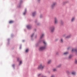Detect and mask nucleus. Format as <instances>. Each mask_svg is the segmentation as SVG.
I'll return each instance as SVG.
<instances>
[{
	"label": "nucleus",
	"mask_w": 77,
	"mask_h": 77,
	"mask_svg": "<svg viewBox=\"0 0 77 77\" xmlns=\"http://www.w3.org/2000/svg\"><path fill=\"white\" fill-rule=\"evenodd\" d=\"M35 15H36V12H34L32 13V16H33V17H34Z\"/></svg>",
	"instance_id": "1a4fd4ad"
},
{
	"label": "nucleus",
	"mask_w": 77,
	"mask_h": 77,
	"mask_svg": "<svg viewBox=\"0 0 77 77\" xmlns=\"http://www.w3.org/2000/svg\"><path fill=\"white\" fill-rule=\"evenodd\" d=\"M32 28V26L30 25H28L27 26V28L28 29H31Z\"/></svg>",
	"instance_id": "39448f33"
},
{
	"label": "nucleus",
	"mask_w": 77,
	"mask_h": 77,
	"mask_svg": "<svg viewBox=\"0 0 77 77\" xmlns=\"http://www.w3.org/2000/svg\"><path fill=\"white\" fill-rule=\"evenodd\" d=\"M56 5V3L54 2V3H53V4L52 5L51 7L52 8H53V7H54V6Z\"/></svg>",
	"instance_id": "20e7f679"
},
{
	"label": "nucleus",
	"mask_w": 77,
	"mask_h": 77,
	"mask_svg": "<svg viewBox=\"0 0 77 77\" xmlns=\"http://www.w3.org/2000/svg\"><path fill=\"white\" fill-rule=\"evenodd\" d=\"M51 77H54V75H52Z\"/></svg>",
	"instance_id": "cd10ccee"
},
{
	"label": "nucleus",
	"mask_w": 77,
	"mask_h": 77,
	"mask_svg": "<svg viewBox=\"0 0 77 77\" xmlns=\"http://www.w3.org/2000/svg\"><path fill=\"white\" fill-rule=\"evenodd\" d=\"M49 30L51 31L52 32H53L54 30V27H51L49 28Z\"/></svg>",
	"instance_id": "f257e3e1"
},
{
	"label": "nucleus",
	"mask_w": 77,
	"mask_h": 77,
	"mask_svg": "<svg viewBox=\"0 0 77 77\" xmlns=\"http://www.w3.org/2000/svg\"><path fill=\"white\" fill-rule=\"evenodd\" d=\"M14 66H15V65L13 64V65H12V66H13V67H14Z\"/></svg>",
	"instance_id": "393cba45"
},
{
	"label": "nucleus",
	"mask_w": 77,
	"mask_h": 77,
	"mask_svg": "<svg viewBox=\"0 0 77 77\" xmlns=\"http://www.w3.org/2000/svg\"><path fill=\"white\" fill-rule=\"evenodd\" d=\"M68 54V52H66L64 53V55H66V54Z\"/></svg>",
	"instance_id": "9b49d317"
},
{
	"label": "nucleus",
	"mask_w": 77,
	"mask_h": 77,
	"mask_svg": "<svg viewBox=\"0 0 77 77\" xmlns=\"http://www.w3.org/2000/svg\"><path fill=\"white\" fill-rule=\"evenodd\" d=\"M61 41L62 42H63V40H62V39H61Z\"/></svg>",
	"instance_id": "a878e982"
},
{
	"label": "nucleus",
	"mask_w": 77,
	"mask_h": 77,
	"mask_svg": "<svg viewBox=\"0 0 77 77\" xmlns=\"http://www.w3.org/2000/svg\"><path fill=\"white\" fill-rule=\"evenodd\" d=\"M72 74L73 75H75L76 73H75V72H72Z\"/></svg>",
	"instance_id": "9d476101"
},
{
	"label": "nucleus",
	"mask_w": 77,
	"mask_h": 77,
	"mask_svg": "<svg viewBox=\"0 0 77 77\" xmlns=\"http://www.w3.org/2000/svg\"><path fill=\"white\" fill-rule=\"evenodd\" d=\"M35 31H36V29H35Z\"/></svg>",
	"instance_id": "7c9ffc66"
},
{
	"label": "nucleus",
	"mask_w": 77,
	"mask_h": 77,
	"mask_svg": "<svg viewBox=\"0 0 77 77\" xmlns=\"http://www.w3.org/2000/svg\"><path fill=\"white\" fill-rule=\"evenodd\" d=\"M44 50V48H39V51H43V50Z\"/></svg>",
	"instance_id": "0eeeda50"
},
{
	"label": "nucleus",
	"mask_w": 77,
	"mask_h": 77,
	"mask_svg": "<svg viewBox=\"0 0 77 77\" xmlns=\"http://www.w3.org/2000/svg\"><path fill=\"white\" fill-rule=\"evenodd\" d=\"M44 68V66L41 64L38 66V69H43Z\"/></svg>",
	"instance_id": "f03ea898"
},
{
	"label": "nucleus",
	"mask_w": 77,
	"mask_h": 77,
	"mask_svg": "<svg viewBox=\"0 0 77 77\" xmlns=\"http://www.w3.org/2000/svg\"><path fill=\"white\" fill-rule=\"evenodd\" d=\"M53 71H57V70L56 69H53Z\"/></svg>",
	"instance_id": "4468645a"
},
{
	"label": "nucleus",
	"mask_w": 77,
	"mask_h": 77,
	"mask_svg": "<svg viewBox=\"0 0 77 77\" xmlns=\"http://www.w3.org/2000/svg\"><path fill=\"white\" fill-rule=\"evenodd\" d=\"M38 1H39V0H38Z\"/></svg>",
	"instance_id": "2f4dec72"
},
{
	"label": "nucleus",
	"mask_w": 77,
	"mask_h": 77,
	"mask_svg": "<svg viewBox=\"0 0 77 77\" xmlns=\"http://www.w3.org/2000/svg\"><path fill=\"white\" fill-rule=\"evenodd\" d=\"M72 52H75L77 53V50H76V49H73L72 50Z\"/></svg>",
	"instance_id": "423d86ee"
},
{
	"label": "nucleus",
	"mask_w": 77,
	"mask_h": 77,
	"mask_svg": "<svg viewBox=\"0 0 77 77\" xmlns=\"http://www.w3.org/2000/svg\"><path fill=\"white\" fill-rule=\"evenodd\" d=\"M21 63H22V61H20V63L19 64V65H21Z\"/></svg>",
	"instance_id": "aec40b11"
},
{
	"label": "nucleus",
	"mask_w": 77,
	"mask_h": 77,
	"mask_svg": "<svg viewBox=\"0 0 77 77\" xmlns=\"http://www.w3.org/2000/svg\"><path fill=\"white\" fill-rule=\"evenodd\" d=\"M38 76H40V75H41V74H39L38 75Z\"/></svg>",
	"instance_id": "bb28decb"
},
{
	"label": "nucleus",
	"mask_w": 77,
	"mask_h": 77,
	"mask_svg": "<svg viewBox=\"0 0 77 77\" xmlns=\"http://www.w3.org/2000/svg\"><path fill=\"white\" fill-rule=\"evenodd\" d=\"M70 35H69V36H67L66 38H70Z\"/></svg>",
	"instance_id": "2eb2a0df"
},
{
	"label": "nucleus",
	"mask_w": 77,
	"mask_h": 77,
	"mask_svg": "<svg viewBox=\"0 0 77 77\" xmlns=\"http://www.w3.org/2000/svg\"><path fill=\"white\" fill-rule=\"evenodd\" d=\"M74 20V18H73L72 19V21H73Z\"/></svg>",
	"instance_id": "dca6fc26"
},
{
	"label": "nucleus",
	"mask_w": 77,
	"mask_h": 77,
	"mask_svg": "<svg viewBox=\"0 0 77 77\" xmlns=\"http://www.w3.org/2000/svg\"><path fill=\"white\" fill-rule=\"evenodd\" d=\"M43 43L44 44H46V42H45V41L43 42Z\"/></svg>",
	"instance_id": "4be33fe9"
},
{
	"label": "nucleus",
	"mask_w": 77,
	"mask_h": 77,
	"mask_svg": "<svg viewBox=\"0 0 77 77\" xmlns=\"http://www.w3.org/2000/svg\"><path fill=\"white\" fill-rule=\"evenodd\" d=\"M26 13V10H25V12L23 13V15H25Z\"/></svg>",
	"instance_id": "6ab92c4d"
},
{
	"label": "nucleus",
	"mask_w": 77,
	"mask_h": 77,
	"mask_svg": "<svg viewBox=\"0 0 77 77\" xmlns=\"http://www.w3.org/2000/svg\"><path fill=\"white\" fill-rule=\"evenodd\" d=\"M61 66V65H60L58 66V67L59 68V67H60Z\"/></svg>",
	"instance_id": "5701e85b"
},
{
	"label": "nucleus",
	"mask_w": 77,
	"mask_h": 77,
	"mask_svg": "<svg viewBox=\"0 0 77 77\" xmlns=\"http://www.w3.org/2000/svg\"><path fill=\"white\" fill-rule=\"evenodd\" d=\"M17 60H18H18H19V58H17Z\"/></svg>",
	"instance_id": "c85d7f7f"
},
{
	"label": "nucleus",
	"mask_w": 77,
	"mask_h": 77,
	"mask_svg": "<svg viewBox=\"0 0 77 77\" xmlns=\"http://www.w3.org/2000/svg\"><path fill=\"white\" fill-rule=\"evenodd\" d=\"M54 22L55 24H57V23H58V21L57 20V18L56 17H55L54 18Z\"/></svg>",
	"instance_id": "7ed1b4c3"
},
{
	"label": "nucleus",
	"mask_w": 77,
	"mask_h": 77,
	"mask_svg": "<svg viewBox=\"0 0 77 77\" xmlns=\"http://www.w3.org/2000/svg\"><path fill=\"white\" fill-rule=\"evenodd\" d=\"M34 35V34H33L32 35L31 37H32L33 36V35Z\"/></svg>",
	"instance_id": "b1692460"
},
{
	"label": "nucleus",
	"mask_w": 77,
	"mask_h": 77,
	"mask_svg": "<svg viewBox=\"0 0 77 77\" xmlns=\"http://www.w3.org/2000/svg\"><path fill=\"white\" fill-rule=\"evenodd\" d=\"M71 57H72V55H70L69 57V59L71 58Z\"/></svg>",
	"instance_id": "f3484780"
},
{
	"label": "nucleus",
	"mask_w": 77,
	"mask_h": 77,
	"mask_svg": "<svg viewBox=\"0 0 77 77\" xmlns=\"http://www.w3.org/2000/svg\"><path fill=\"white\" fill-rule=\"evenodd\" d=\"M75 63H77V60H75Z\"/></svg>",
	"instance_id": "412c9836"
},
{
	"label": "nucleus",
	"mask_w": 77,
	"mask_h": 77,
	"mask_svg": "<svg viewBox=\"0 0 77 77\" xmlns=\"http://www.w3.org/2000/svg\"><path fill=\"white\" fill-rule=\"evenodd\" d=\"M42 77H45V76H42Z\"/></svg>",
	"instance_id": "c756f323"
},
{
	"label": "nucleus",
	"mask_w": 77,
	"mask_h": 77,
	"mask_svg": "<svg viewBox=\"0 0 77 77\" xmlns=\"http://www.w3.org/2000/svg\"><path fill=\"white\" fill-rule=\"evenodd\" d=\"M14 23V21H11L9 22V23Z\"/></svg>",
	"instance_id": "ddd939ff"
},
{
	"label": "nucleus",
	"mask_w": 77,
	"mask_h": 77,
	"mask_svg": "<svg viewBox=\"0 0 77 77\" xmlns=\"http://www.w3.org/2000/svg\"><path fill=\"white\" fill-rule=\"evenodd\" d=\"M28 51H29V50L27 49L26 50V53L28 52Z\"/></svg>",
	"instance_id": "a211bd4d"
},
{
	"label": "nucleus",
	"mask_w": 77,
	"mask_h": 77,
	"mask_svg": "<svg viewBox=\"0 0 77 77\" xmlns=\"http://www.w3.org/2000/svg\"><path fill=\"white\" fill-rule=\"evenodd\" d=\"M44 34H42V35H41V37H40L41 38V39H42V38H43V37H44Z\"/></svg>",
	"instance_id": "6e6552de"
},
{
	"label": "nucleus",
	"mask_w": 77,
	"mask_h": 77,
	"mask_svg": "<svg viewBox=\"0 0 77 77\" xmlns=\"http://www.w3.org/2000/svg\"><path fill=\"white\" fill-rule=\"evenodd\" d=\"M51 60H49L48 62V63L49 64V63H51Z\"/></svg>",
	"instance_id": "f8f14e48"
}]
</instances>
